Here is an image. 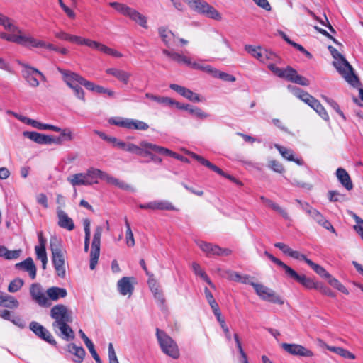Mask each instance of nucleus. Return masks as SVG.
I'll return each instance as SVG.
<instances>
[{
	"instance_id": "1",
	"label": "nucleus",
	"mask_w": 363,
	"mask_h": 363,
	"mask_svg": "<svg viewBox=\"0 0 363 363\" xmlns=\"http://www.w3.org/2000/svg\"><path fill=\"white\" fill-rule=\"evenodd\" d=\"M50 317L54 319L52 324L54 332L65 341H70L74 338V333L69 323L72 322V312L62 304L54 306L50 313Z\"/></svg>"
},
{
	"instance_id": "2",
	"label": "nucleus",
	"mask_w": 363,
	"mask_h": 363,
	"mask_svg": "<svg viewBox=\"0 0 363 363\" xmlns=\"http://www.w3.org/2000/svg\"><path fill=\"white\" fill-rule=\"evenodd\" d=\"M50 250L52 252V259L57 276L64 278L66 275L65 255L61 249L60 241L56 237L50 239Z\"/></svg>"
},
{
	"instance_id": "3",
	"label": "nucleus",
	"mask_w": 363,
	"mask_h": 363,
	"mask_svg": "<svg viewBox=\"0 0 363 363\" xmlns=\"http://www.w3.org/2000/svg\"><path fill=\"white\" fill-rule=\"evenodd\" d=\"M333 66L345 79L352 86L357 87L359 85L358 77L354 74L352 66L342 55L333 62Z\"/></svg>"
},
{
	"instance_id": "4",
	"label": "nucleus",
	"mask_w": 363,
	"mask_h": 363,
	"mask_svg": "<svg viewBox=\"0 0 363 363\" xmlns=\"http://www.w3.org/2000/svg\"><path fill=\"white\" fill-rule=\"evenodd\" d=\"M109 6L122 15L129 17L143 28H147V18L137 10L118 2H110Z\"/></svg>"
},
{
	"instance_id": "5",
	"label": "nucleus",
	"mask_w": 363,
	"mask_h": 363,
	"mask_svg": "<svg viewBox=\"0 0 363 363\" xmlns=\"http://www.w3.org/2000/svg\"><path fill=\"white\" fill-rule=\"evenodd\" d=\"M188 5L194 11L209 18L216 21L222 18L221 14L205 0H189Z\"/></svg>"
},
{
	"instance_id": "6",
	"label": "nucleus",
	"mask_w": 363,
	"mask_h": 363,
	"mask_svg": "<svg viewBox=\"0 0 363 363\" xmlns=\"http://www.w3.org/2000/svg\"><path fill=\"white\" fill-rule=\"evenodd\" d=\"M156 335L162 352L173 359L179 358V348L172 338L158 328H157Z\"/></svg>"
},
{
	"instance_id": "7",
	"label": "nucleus",
	"mask_w": 363,
	"mask_h": 363,
	"mask_svg": "<svg viewBox=\"0 0 363 363\" xmlns=\"http://www.w3.org/2000/svg\"><path fill=\"white\" fill-rule=\"evenodd\" d=\"M250 285L253 286L256 294L261 299L279 305H283L284 303V299L277 294L273 289L263 284L255 282L250 283Z\"/></svg>"
},
{
	"instance_id": "8",
	"label": "nucleus",
	"mask_w": 363,
	"mask_h": 363,
	"mask_svg": "<svg viewBox=\"0 0 363 363\" xmlns=\"http://www.w3.org/2000/svg\"><path fill=\"white\" fill-rule=\"evenodd\" d=\"M140 145H141L142 156H149L152 154V152H155L160 155L170 156L177 159L182 158V156L180 157L176 152H174L172 150L164 147L149 143L147 140L140 141Z\"/></svg>"
},
{
	"instance_id": "9",
	"label": "nucleus",
	"mask_w": 363,
	"mask_h": 363,
	"mask_svg": "<svg viewBox=\"0 0 363 363\" xmlns=\"http://www.w3.org/2000/svg\"><path fill=\"white\" fill-rule=\"evenodd\" d=\"M103 232L101 226H97L95 229L90 252V269L94 270L98 263L100 255L101 238Z\"/></svg>"
},
{
	"instance_id": "10",
	"label": "nucleus",
	"mask_w": 363,
	"mask_h": 363,
	"mask_svg": "<svg viewBox=\"0 0 363 363\" xmlns=\"http://www.w3.org/2000/svg\"><path fill=\"white\" fill-rule=\"evenodd\" d=\"M57 70L62 75L64 82L69 88L78 84L82 85L87 89L89 81L79 74L60 67H57Z\"/></svg>"
},
{
	"instance_id": "11",
	"label": "nucleus",
	"mask_w": 363,
	"mask_h": 363,
	"mask_svg": "<svg viewBox=\"0 0 363 363\" xmlns=\"http://www.w3.org/2000/svg\"><path fill=\"white\" fill-rule=\"evenodd\" d=\"M285 274L288 278L297 281L306 289H317V288L319 287L320 283L315 282L312 279L307 277L304 274H298L295 270H294L290 267L287 268L286 271L285 272Z\"/></svg>"
},
{
	"instance_id": "12",
	"label": "nucleus",
	"mask_w": 363,
	"mask_h": 363,
	"mask_svg": "<svg viewBox=\"0 0 363 363\" xmlns=\"http://www.w3.org/2000/svg\"><path fill=\"white\" fill-rule=\"evenodd\" d=\"M30 294L32 299L41 307H49L51 302L48 301L46 293L43 292L42 286L38 283H34L30 285Z\"/></svg>"
},
{
	"instance_id": "13",
	"label": "nucleus",
	"mask_w": 363,
	"mask_h": 363,
	"mask_svg": "<svg viewBox=\"0 0 363 363\" xmlns=\"http://www.w3.org/2000/svg\"><path fill=\"white\" fill-rule=\"evenodd\" d=\"M245 50L262 63H267L268 60H273L276 56L275 54L261 47H255L251 45H246Z\"/></svg>"
},
{
	"instance_id": "14",
	"label": "nucleus",
	"mask_w": 363,
	"mask_h": 363,
	"mask_svg": "<svg viewBox=\"0 0 363 363\" xmlns=\"http://www.w3.org/2000/svg\"><path fill=\"white\" fill-rule=\"evenodd\" d=\"M18 64L23 68L22 70V76L28 82V84L31 87H38L40 84L38 75L36 73L38 72V69L28 65L25 62H18Z\"/></svg>"
},
{
	"instance_id": "15",
	"label": "nucleus",
	"mask_w": 363,
	"mask_h": 363,
	"mask_svg": "<svg viewBox=\"0 0 363 363\" xmlns=\"http://www.w3.org/2000/svg\"><path fill=\"white\" fill-rule=\"evenodd\" d=\"M29 328L32 330L38 337L42 340L46 341L52 345H56L57 342L54 339L52 334L42 325L38 322L33 321L30 323Z\"/></svg>"
},
{
	"instance_id": "16",
	"label": "nucleus",
	"mask_w": 363,
	"mask_h": 363,
	"mask_svg": "<svg viewBox=\"0 0 363 363\" xmlns=\"http://www.w3.org/2000/svg\"><path fill=\"white\" fill-rule=\"evenodd\" d=\"M281 347L288 353L295 356L310 357L313 355V352L301 345L282 343Z\"/></svg>"
},
{
	"instance_id": "17",
	"label": "nucleus",
	"mask_w": 363,
	"mask_h": 363,
	"mask_svg": "<svg viewBox=\"0 0 363 363\" xmlns=\"http://www.w3.org/2000/svg\"><path fill=\"white\" fill-rule=\"evenodd\" d=\"M56 214L59 227L68 231H72L74 229L75 225L72 218L61 207H57Z\"/></svg>"
},
{
	"instance_id": "18",
	"label": "nucleus",
	"mask_w": 363,
	"mask_h": 363,
	"mask_svg": "<svg viewBox=\"0 0 363 363\" xmlns=\"http://www.w3.org/2000/svg\"><path fill=\"white\" fill-rule=\"evenodd\" d=\"M86 45L92 49L97 50L106 55H110V56H112L114 57L120 58V57H123L122 53H121L118 50L111 48L106 46V45L102 44V43L95 41V40H92L87 38Z\"/></svg>"
},
{
	"instance_id": "19",
	"label": "nucleus",
	"mask_w": 363,
	"mask_h": 363,
	"mask_svg": "<svg viewBox=\"0 0 363 363\" xmlns=\"http://www.w3.org/2000/svg\"><path fill=\"white\" fill-rule=\"evenodd\" d=\"M139 208L141 209H151V210H165V211H176L177 208L172 205V203L165 200H157L150 201L146 204H140Z\"/></svg>"
},
{
	"instance_id": "20",
	"label": "nucleus",
	"mask_w": 363,
	"mask_h": 363,
	"mask_svg": "<svg viewBox=\"0 0 363 363\" xmlns=\"http://www.w3.org/2000/svg\"><path fill=\"white\" fill-rule=\"evenodd\" d=\"M134 277H123L118 281L117 288L119 293L123 296L128 295L130 296L134 290L133 282Z\"/></svg>"
},
{
	"instance_id": "21",
	"label": "nucleus",
	"mask_w": 363,
	"mask_h": 363,
	"mask_svg": "<svg viewBox=\"0 0 363 363\" xmlns=\"http://www.w3.org/2000/svg\"><path fill=\"white\" fill-rule=\"evenodd\" d=\"M169 88L191 101L199 102L201 101L198 94L193 92L191 90L184 86L176 84H171Z\"/></svg>"
},
{
	"instance_id": "22",
	"label": "nucleus",
	"mask_w": 363,
	"mask_h": 363,
	"mask_svg": "<svg viewBox=\"0 0 363 363\" xmlns=\"http://www.w3.org/2000/svg\"><path fill=\"white\" fill-rule=\"evenodd\" d=\"M106 73L114 77L118 81L126 85L130 81L131 73L124 69L111 67L106 69Z\"/></svg>"
},
{
	"instance_id": "23",
	"label": "nucleus",
	"mask_w": 363,
	"mask_h": 363,
	"mask_svg": "<svg viewBox=\"0 0 363 363\" xmlns=\"http://www.w3.org/2000/svg\"><path fill=\"white\" fill-rule=\"evenodd\" d=\"M20 33L18 43L19 45L29 47V48H41L43 45V40H40L36 38H34L30 35H24L20 29V32H17Z\"/></svg>"
},
{
	"instance_id": "24",
	"label": "nucleus",
	"mask_w": 363,
	"mask_h": 363,
	"mask_svg": "<svg viewBox=\"0 0 363 363\" xmlns=\"http://www.w3.org/2000/svg\"><path fill=\"white\" fill-rule=\"evenodd\" d=\"M174 106L178 108L181 110H186L189 113L196 116L197 118L204 119L206 118L208 115L203 111L200 108L194 107L193 106H191L189 104H182L177 101H175Z\"/></svg>"
},
{
	"instance_id": "25",
	"label": "nucleus",
	"mask_w": 363,
	"mask_h": 363,
	"mask_svg": "<svg viewBox=\"0 0 363 363\" xmlns=\"http://www.w3.org/2000/svg\"><path fill=\"white\" fill-rule=\"evenodd\" d=\"M16 269H23L28 272L32 279L36 277V267L31 257L26 258L24 261L17 263L15 265Z\"/></svg>"
},
{
	"instance_id": "26",
	"label": "nucleus",
	"mask_w": 363,
	"mask_h": 363,
	"mask_svg": "<svg viewBox=\"0 0 363 363\" xmlns=\"http://www.w3.org/2000/svg\"><path fill=\"white\" fill-rule=\"evenodd\" d=\"M288 72L286 80L298 84L301 86H308L309 80L306 77L298 74L297 71L292 68L291 67L288 66Z\"/></svg>"
},
{
	"instance_id": "27",
	"label": "nucleus",
	"mask_w": 363,
	"mask_h": 363,
	"mask_svg": "<svg viewBox=\"0 0 363 363\" xmlns=\"http://www.w3.org/2000/svg\"><path fill=\"white\" fill-rule=\"evenodd\" d=\"M196 243L198 247L206 254V256H218V251L219 250L218 245H213L203 240H197L196 241Z\"/></svg>"
},
{
	"instance_id": "28",
	"label": "nucleus",
	"mask_w": 363,
	"mask_h": 363,
	"mask_svg": "<svg viewBox=\"0 0 363 363\" xmlns=\"http://www.w3.org/2000/svg\"><path fill=\"white\" fill-rule=\"evenodd\" d=\"M67 295V290L64 288L52 286L46 290V296L48 301H57L61 298H65Z\"/></svg>"
},
{
	"instance_id": "29",
	"label": "nucleus",
	"mask_w": 363,
	"mask_h": 363,
	"mask_svg": "<svg viewBox=\"0 0 363 363\" xmlns=\"http://www.w3.org/2000/svg\"><path fill=\"white\" fill-rule=\"evenodd\" d=\"M309 216L320 225L333 233H336V231L332 224L325 219V218L318 210L315 209L314 211H312V212H310Z\"/></svg>"
},
{
	"instance_id": "30",
	"label": "nucleus",
	"mask_w": 363,
	"mask_h": 363,
	"mask_svg": "<svg viewBox=\"0 0 363 363\" xmlns=\"http://www.w3.org/2000/svg\"><path fill=\"white\" fill-rule=\"evenodd\" d=\"M275 148L279 152L281 156L289 161H292L298 165H303V161L301 158H295L294 151L278 144L274 145Z\"/></svg>"
},
{
	"instance_id": "31",
	"label": "nucleus",
	"mask_w": 363,
	"mask_h": 363,
	"mask_svg": "<svg viewBox=\"0 0 363 363\" xmlns=\"http://www.w3.org/2000/svg\"><path fill=\"white\" fill-rule=\"evenodd\" d=\"M67 350L74 355L72 360L76 363H82L86 355V352L82 347L77 346L74 343L67 345Z\"/></svg>"
},
{
	"instance_id": "32",
	"label": "nucleus",
	"mask_w": 363,
	"mask_h": 363,
	"mask_svg": "<svg viewBox=\"0 0 363 363\" xmlns=\"http://www.w3.org/2000/svg\"><path fill=\"white\" fill-rule=\"evenodd\" d=\"M336 176L340 184L348 191L352 190L353 184L349 174L343 168L336 170Z\"/></svg>"
},
{
	"instance_id": "33",
	"label": "nucleus",
	"mask_w": 363,
	"mask_h": 363,
	"mask_svg": "<svg viewBox=\"0 0 363 363\" xmlns=\"http://www.w3.org/2000/svg\"><path fill=\"white\" fill-rule=\"evenodd\" d=\"M162 52L163 54L169 57L172 60L177 62V63L184 64L187 66L191 67L192 62L189 57L177 52H170L165 49L162 50Z\"/></svg>"
},
{
	"instance_id": "34",
	"label": "nucleus",
	"mask_w": 363,
	"mask_h": 363,
	"mask_svg": "<svg viewBox=\"0 0 363 363\" xmlns=\"http://www.w3.org/2000/svg\"><path fill=\"white\" fill-rule=\"evenodd\" d=\"M24 137L30 140L40 144L47 145L48 135L35 131H24L23 133Z\"/></svg>"
},
{
	"instance_id": "35",
	"label": "nucleus",
	"mask_w": 363,
	"mask_h": 363,
	"mask_svg": "<svg viewBox=\"0 0 363 363\" xmlns=\"http://www.w3.org/2000/svg\"><path fill=\"white\" fill-rule=\"evenodd\" d=\"M67 181L73 186L90 185V182L88 180L86 174L79 173L73 174L67 178Z\"/></svg>"
},
{
	"instance_id": "36",
	"label": "nucleus",
	"mask_w": 363,
	"mask_h": 363,
	"mask_svg": "<svg viewBox=\"0 0 363 363\" xmlns=\"http://www.w3.org/2000/svg\"><path fill=\"white\" fill-rule=\"evenodd\" d=\"M323 120L328 121L330 118L329 116L318 100L315 97L308 104Z\"/></svg>"
},
{
	"instance_id": "37",
	"label": "nucleus",
	"mask_w": 363,
	"mask_h": 363,
	"mask_svg": "<svg viewBox=\"0 0 363 363\" xmlns=\"http://www.w3.org/2000/svg\"><path fill=\"white\" fill-rule=\"evenodd\" d=\"M88 90L95 91L98 94H106L108 96L113 98L115 96L116 93L112 89H107L106 87H104L100 85H96L94 83L89 81V84H87V89Z\"/></svg>"
},
{
	"instance_id": "38",
	"label": "nucleus",
	"mask_w": 363,
	"mask_h": 363,
	"mask_svg": "<svg viewBox=\"0 0 363 363\" xmlns=\"http://www.w3.org/2000/svg\"><path fill=\"white\" fill-rule=\"evenodd\" d=\"M19 305L17 299L13 296L2 294L0 299V306L9 308H16Z\"/></svg>"
},
{
	"instance_id": "39",
	"label": "nucleus",
	"mask_w": 363,
	"mask_h": 363,
	"mask_svg": "<svg viewBox=\"0 0 363 363\" xmlns=\"http://www.w3.org/2000/svg\"><path fill=\"white\" fill-rule=\"evenodd\" d=\"M288 89L291 90L294 96H296L297 98L300 99L301 101L305 102L306 104H308L313 99V96L309 94L308 92L297 88L294 87L292 86H288Z\"/></svg>"
},
{
	"instance_id": "40",
	"label": "nucleus",
	"mask_w": 363,
	"mask_h": 363,
	"mask_svg": "<svg viewBox=\"0 0 363 363\" xmlns=\"http://www.w3.org/2000/svg\"><path fill=\"white\" fill-rule=\"evenodd\" d=\"M145 97L165 106H174L175 103V101L171 98L167 96H155L150 93H146Z\"/></svg>"
},
{
	"instance_id": "41",
	"label": "nucleus",
	"mask_w": 363,
	"mask_h": 363,
	"mask_svg": "<svg viewBox=\"0 0 363 363\" xmlns=\"http://www.w3.org/2000/svg\"><path fill=\"white\" fill-rule=\"evenodd\" d=\"M88 180L90 182V185L96 184L99 178L105 179V172L98 169L90 168L86 172Z\"/></svg>"
},
{
	"instance_id": "42",
	"label": "nucleus",
	"mask_w": 363,
	"mask_h": 363,
	"mask_svg": "<svg viewBox=\"0 0 363 363\" xmlns=\"http://www.w3.org/2000/svg\"><path fill=\"white\" fill-rule=\"evenodd\" d=\"M158 33L163 43L169 46L172 40L174 38V34L165 27H160L158 28Z\"/></svg>"
},
{
	"instance_id": "43",
	"label": "nucleus",
	"mask_w": 363,
	"mask_h": 363,
	"mask_svg": "<svg viewBox=\"0 0 363 363\" xmlns=\"http://www.w3.org/2000/svg\"><path fill=\"white\" fill-rule=\"evenodd\" d=\"M190 67L194 69L203 71L211 75H213V73H216V68L208 65H204L203 63V60H201L196 62H192Z\"/></svg>"
},
{
	"instance_id": "44",
	"label": "nucleus",
	"mask_w": 363,
	"mask_h": 363,
	"mask_svg": "<svg viewBox=\"0 0 363 363\" xmlns=\"http://www.w3.org/2000/svg\"><path fill=\"white\" fill-rule=\"evenodd\" d=\"M0 26L10 32H20V28L13 24L11 19L1 13H0Z\"/></svg>"
},
{
	"instance_id": "45",
	"label": "nucleus",
	"mask_w": 363,
	"mask_h": 363,
	"mask_svg": "<svg viewBox=\"0 0 363 363\" xmlns=\"http://www.w3.org/2000/svg\"><path fill=\"white\" fill-rule=\"evenodd\" d=\"M192 269L196 275L201 277L211 288L215 289V285L198 263H192Z\"/></svg>"
},
{
	"instance_id": "46",
	"label": "nucleus",
	"mask_w": 363,
	"mask_h": 363,
	"mask_svg": "<svg viewBox=\"0 0 363 363\" xmlns=\"http://www.w3.org/2000/svg\"><path fill=\"white\" fill-rule=\"evenodd\" d=\"M191 156H192L193 158L196 160L199 163H201V164L208 167L209 169H211L212 171L216 172L217 174L223 173V170L221 169H220L217 166L214 165L213 164H212L211 162H209L208 160H206L203 157H201L200 155H196L195 153H192Z\"/></svg>"
},
{
	"instance_id": "47",
	"label": "nucleus",
	"mask_w": 363,
	"mask_h": 363,
	"mask_svg": "<svg viewBox=\"0 0 363 363\" xmlns=\"http://www.w3.org/2000/svg\"><path fill=\"white\" fill-rule=\"evenodd\" d=\"M149 125L142 121L129 118L128 129L137 130H147Z\"/></svg>"
},
{
	"instance_id": "48",
	"label": "nucleus",
	"mask_w": 363,
	"mask_h": 363,
	"mask_svg": "<svg viewBox=\"0 0 363 363\" xmlns=\"http://www.w3.org/2000/svg\"><path fill=\"white\" fill-rule=\"evenodd\" d=\"M307 264L310 266L319 276L323 278H330V274L320 265L315 264L312 260H307Z\"/></svg>"
},
{
	"instance_id": "49",
	"label": "nucleus",
	"mask_w": 363,
	"mask_h": 363,
	"mask_svg": "<svg viewBox=\"0 0 363 363\" xmlns=\"http://www.w3.org/2000/svg\"><path fill=\"white\" fill-rule=\"evenodd\" d=\"M329 350L345 359H355V355L353 353L350 352L349 350L344 349L342 347H329Z\"/></svg>"
},
{
	"instance_id": "50",
	"label": "nucleus",
	"mask_w": 363,
	"mask_h": 363,
	"mask_svg": "<svg viewBox=\"0 0 363 363\" xmlns=\"http://www.w3.org/2000/svg\"><path fill=\"white\" fill-rule=\"evenodd\" d=\"M268 68L272 71L275 75L278 76L280 78L286 79L288 72V67L286 69H281L277 67L274 64H269Z\"/></svg>"
},
{
	"instance_id": "51",
	"label": "nucleus",
	"mask_w": 363,
	"mask_h": 363,
	"mask_svg": "<svg viewBox=\"0 0 363 363\" xmlns=\"http://www.w3.org/2000/svg\"><path fill=\"white\" fill-rule=\"evenodd\" d=\"M35 253L37 258L40 259L42 262V267L43 269H45L48 258L45 248H42V247H35Z\"/></svg>"
},
{
	"instance_id": "52",
	"label": "nucleus",
	"mask_w": 363,
	"mask_h": 363,
	"mask_svg": "<svg viewBox=\"0 0 363 363\" xmlns=\"http://www.w3.org/2000/svg\"><path fill=\"white\" fill-rule=\"evenodd\" d=\"M129 118L122 117H113L108 120V123L118 127L128 128Z\"/></svg>"
},
{
	"instance_id": "53",
	"label": "nucleus",
	"mask_w": 363,
	"mask_h": 363,
	"mask_svg": "<svg viewBox=\"0 0 363 363\" xmlns=\"http://www.w3.org/2000/svg\"><path fill=\"white\" fill-rule=\"evenodd\" d=\"M328 281L331 286L337 289L338 291L342 292L345 294H349V291L345 288V286L343 284H342L337 279L333 277L331 275L330 278L328 279Z\"/></svg>"
},
{
	"instance_id": "54",
	"label": "nucleus",
	"mask_w": 363,
	"mask_h": 363,
	"mask_svg": "<svg viewBox=\"0 0 363 363\" xmlns=\"http://www.w3.org/2000/svg\"><path fill=\"white\" fill-rule=\"evenodd\" d=\"M24 281L20 278H16L11 281L8 286V291L11 293L18 291L23 285Z\"/></svg>"
},
{
	"instance_id": "55",
	"label": "nucleus",
	"mask_w": 363,
	"mask_h": 363,
	"mask_svg": "<svg viewBox=\"0 0 363 363\" xmlns=\"http://www.w3.org/2000/svg\"><path fill=\"white\" fill-rule=\"evenodd\" d=\"M60 130L56 131L57 133H60V137L63 138V141H72L74 138V134L72 130L70 128H60L58 127Z\"/></svg>"
},
{
	"instance_id": "56",
	"label": "nucleus",
	"mask_w": 363,
	"mask_h": 363,
	"mask_svg": "<svg viewBox=\"0 0 363 363\" xmlns=\"http://www.w3.org/2000/svg\"><path fill=\"white\" fill-rule=\"evenodd\" d=\"M11 34H6L3 32H0V38L4 39L9 42H13L16 43H18L19 36L20 33H18L16 32H11Z\"/></svg>"
},
{
	"instance_id": "57",
	"label": "nucleus",
	"mask_w": 363,
	"mask_h": 363,
	"mask_svg": "<svg viewBox=\"0 0 363 363\" xmlns=\"http://www.w3.org/2000/svg\"><path fill=\"white\" fill-rule=\"evenodd\" d=\"M216 73H213L212 75L214 77L219 78L225 82H233L235 81V77L230 74H228V73H225L223 72H220L216 69Z\"/></svg>"
},
{
	"instance_id": "58",
	"label": "nucleus",
	"mask_w": 363,
	"mask_h": 363,
	"mask_svg": "<svg viewBox=\"0 0 363 363\" xmlns=\"http://www.w3.org/2000/svg\"><path fill=\"white\" fill-rule=\"evenodd\" d=\"M234 340L236 343L237 347L239 350V352L241 355V357L242 359V363H249L248 360H247V354H245V352H244V350L242 349L239 336L237 333L234 334Z\"/></svg>"
},
{
	"instance_id": "59",
	"label": "nucleus",
	"mask_w": 363,
	"mask_h": 363,
	"mask_svg": "<svg viewBox=\"0 0 363 363\" xmlns=\"http://www.w3.org/2000/svg\"><path fill=\"white\" fill-rule=\"evenodd\" d=\"M323 98L344 120H345V116L336 101L325 96H323Z\"/></svg>"
},
{
	"instance_id": "60",
	"label": "nucleus",
	"mask_w": 363,
	"mask_h": 363,
	"mask_svg": "<svg viewBox=\"0 0 363 363\" xmlns=\"http://www.w3.org/2000/svg\"><path fill=\"white\" fill-rule=\"evenodd\" d=\"M328 199L331 202L342 201L344 200V195L341 194L337 191H328Z\"/></svg>"
},
{
	"instance_id": "61",
	"label": "nucleus",
	"mask_w": 363,
	"mask_h": 363,
	"mask_svg": "<svg viewBox=\"0 0 363 363\" xmlns=\"http://www.w3.org/2000/svg\"><path fill=\"white\" fill-rule=\"evenodd\" d=\"M264 255L272 261L273 262L274 264H277L278 266H279L280 267H281L284 272L286 271L287 268L289 267L288 265H286V264H284L282 261H281L280 259H277V257H275L274 256H273L272 254H270L269 252H268L267 251H265L264 252Z\"/></svg>"
},
{
	"instance_id": "62",
	"label": "nucleus",
	"mask_w": 363,
	"mask_h": 363,
	"mask_svg": "<svg viewBox=\"0 0 363 363\" xmlns=\"http://www.w3.org/2000/svg\"><path fill=\"white\" fill-rule=\"evenodd\" d=\"M126 152L135 154L138 156H142L141 145L140 144L139 145H137L134 143H128Z\"/></svg>"
},
{
	"instance_id": "63",
	"label": "nucleus",
	"mask_w": 363,
	"mask_h": 363,
	"mask_svg": "<svg viewBox=\"0 0 363 363\" xmlns=\"http://www.w3.org/2000/svg\"><path fill=\"white\" fill-rule=\"evenodd\" d=\"M109 363H119L117 359L116 354L115 352L113 345L111 342L108 344V347Z\"/></svg>"
},
{
	"instance_id": "64",
	"label": "nucleus",
	"mask_w": 363,
	"mask_h": 363,
	"mask_svg": "<svg viewBox=\"0 0 363 363\" xmlns=\"http://www.w3.org/2000/svg\"><path fill=\"white\" fill-rule=\"evenodd\" d=\"M269 167L278 173H282L284 170L282 164L277 160L269 161Z\"/></svg>"
}]
</instances>
